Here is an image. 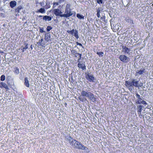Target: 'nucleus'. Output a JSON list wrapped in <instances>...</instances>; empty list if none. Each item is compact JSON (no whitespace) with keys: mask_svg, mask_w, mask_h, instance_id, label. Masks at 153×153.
Listing matches in <instances>:
<instances>
[{"mask_svg":"<svg viewBox=\"0 0 153 153\" xmlns=\"http://www.w3.org/2000/svg\"><path fill=\"white\" fill-rule=\"evenodd\" d=\"M72 5L69 3H67L65 8V10H72Z\"/></svg>","mask_w":153,"mask_h":153,"instance_id":"13","label":"nucleus"},{"mask_svg":"<svg viewBox=\"0 0 153 153\" xmlns=\"http://www.w3.org/2000/svg\"><path fill=\"white\" fill-rule=\"evenodd\" d=\"M40 4L41 6L43 7H45V8L46 9H48L50 7V6L49 5H47L46 6H45V2L44 1L40 2Z\"/></svg>","mask_w":153,"mask_h":153,"instance_id":"19","label":"nucleus"},{"mask_svg":"<svg viewBox=\"0 0 153 153\" xmlns=\"http://www.w3.org/2000/svg\"><path fill=\"white\" fill-rule=\"evenodd\" d=\"M52 29V28L51 26H48L46 28L47 31H50Z\"/></svg>","mask_w":153,"mask_h":153,"instance_id":"35","label":"nucleus"},{"mask_svg":"<svg viewBox=\"0 0 153 153\" xmlns=\"http://www.w3.org/2000/svg\"><path fill=\"white\" fill-rule=\"evenodd\" d=\"M54 21H57V20H56V19H55V20H54Z\"/></svg>","mask_w":153,"mask_h":153,"instance_id":"44","label":"nucleus"},{"mask_svg":"<svg viewBox=\"0 0 153 153\" xmlns=\"http://www.w3.org/2000/svg\"><path fill=\"white\" fill-rule=\"evenodd\" d=\"M146 72V70L145 68L140 69V70H137L136 71L135 76H137L139 75H142L143 73Z\"/></svg>","mask_w":153,"mask_h":153,"instance_id":"10","label":"nucleus"},{"mask_svg":"<svg viewBox=\"0 0 153 153\" xmlns=\"http://www.w3.org/2000/svg\"><path fill=\"white\" fill-rule=\"evenodd\" d=\"M76 44L77 45H79L80 46H82V48H83V47H82V45L80 43H79V42H76Z\"/></svg>","mask_w":153,"mask_h":153,"instance_id":"40","label":"nucleus"},{"mask_svg":"<svg viewBox=\"0 0 153 153\" xmlns=\"http://www.w3.org/2000/svg\"><path fill=\"white\" fill-rule=\"evenodd\" d=\"M76 17L80 19H84V16L82 15L79 13H77L76 14Z\"/></svg>","mask_w":153,"mask_h":153,"instance_id":"24","label":"nucleus"},{"mask_svg":"<svg viewBox=\"0 0 153 153\" xmlns=\"http://www.w3.org/2000/svg\"><path fill=\"white\" fill-rule=\"evenodd\" d=\"M86 78L87 79L89 82H94V77L93 75H90L89 73H88L86 75Z\"/></svg>","mask_w":153,"mask_h":153,"instance_id":"9","label":"nucleus"},{"mask_svg":"<svg viewBox=\"0 0 153 153\" xmlns=\"http://www.w3.org/2000/svg\"><path fill=\"white\" fill-rule=\"evenodd\" d=\"M65 1V0H58L57 1V2L59 4H61L62 3H63Z\"/></svg>","mask_w":153,"mask_h":153,"instance_id":"34","label":"nucleus"},{"mask_svg":"<svg viewBox=\"0 0 153 153\" xmlns=\"http://www.w3.org/2000/svg\"><path fill=\"white\" fill-rule=\"evenodd\" d=\"M53 12L56 16H59L61 17H63V16H62L63 15V13L58 8L54 9Z\"/></svg>","mask_w":153,"mask_h":153,"instance_id":"6","label":"nucleus"},{"mask_svg":"<svg viewBox=\"0 0 153 153\" xmlns=\"http://www.w3.org/2000/svg\"><path fill=\"white\" fill-rule=\"evenodd\" d=\"M131 81L132 82L133 86H134L136 87H138L140 86H141L139 84V81H137V79H132Z\"/></svg>","mask_w":153,"mask_h":153,"instance_id":"8","label":"nucleus"},{"mask_svg":"<svg viewBox=\"0 0 153 153\" xmlns=\"http://www.w3.org/2000/svg\"><path fill=\"white\" fill-rule=\"evenodd\" d=\"M5 77L4 75H2L0 77L1 80L2 81H4L5 80Z\"/></svg>","mask_w":153,"mask_h":153,"instance_id":"31","label":"nucleus"},{"mask_svg":"<svg viewBox=\"0 0 153 153\" xmlns=\"http://www.w3.org/2000/svg\"><path fill=\"white\" fill-rule=\"evenodd\" d=\"M119 58L122 62L127 63L129 61L130 59L124 55H120Z\"/></svg>","mask_w":153,"mask_h":153,"instance_id":"5","label":"nucleus"},{"mask_svg":"<svg viewBox=\"0 0 153 153\" xmlns=\"http://www.w3.org/2000/svg\"><path fill=\"white\" fill-rule=\"evenodd\" d=\"M36 12L37 13H45L46 12L45 9L44 8H41L39 9Z\"/></svg>","mask_w":153,"mask_h":153,"instance_id":"21","label":"nucleus"},{"mask_svg":"<svg viewBox=\"0 0 153 153\" xmlns=\"http://www.w3.org/2000/svg\"><path fill=\"white\" fill-rule=\"evenodd\" d=\"M46 5H47V2H46Z\"/></svg>","mask_w":153,"mask_h":153,"instance_id":"45","label":"nucleus"},{"mask_svg":"<svg viewBox=\"0 0 153 153\" xmlns=\"http://www.w3.org/2000/svg\"><path fill=\"white\" fill-rule=\"evenodd\" d=\"M0 88H4L7 90L9 89L8 86L7 85L3 82H0Z\"/></svg>","mask_w":153,"mask_h":153,"instance_id":"12","label":"nucleus"},{"mask_svg":"<svg viewBox=\"0 0 153 153\" xmlns=\"http://www.w3.org/2000/svg\"><path fill=\"white\" fill-rule=\"evenodd\" d=\"M14 71L15 74H18L19 73V69L18 68H15L14 69Z\"/></svg>","mask_w":153,"mask_h":153,"instance_id":"27","label":"nucleus"},{"mask_svg":"<svg viewBox=\"0 0 153 153\" xmlns=\"http://www.w3.org/2000/svg\"><path fill=\"white\" fill-rule=\"evenodd\" d=\"M138 109L137 111L138 114L140 116L141 114V112L142 111V106L141 105H139L137 106Z\"/></svg>","mask_w":153,"mask_h":153,"instance_id":"20","label":"nucleus"},{"mask_svg":"<svg viewBox=\"0 0 153 153\" xmlns=\"http://www.w3.org/2000/svg\"><path fill=\"white\" fill-rule=\"evenodd\" d=\"M88 97L93 102L96 101V98L94 97V95L91 92L90 93Z\"/></svg>","mask_w":153,"mask_h":153,"instance_id":"14","label":"nucleus"},{"mask_svg":"<svg viewBox=\"0 0 153 153\" xmlns=\"http://www.w3.org/2000/svg\"><path fill=\"white\" fill-rule=\"evenodd\" d=\"M22 7L21 6H18L15 10V11L18 13H20V11L22 9Z\"/></svg>","mask_w":153,"mask_h":153,"instance_id":"26","label":"nucleus"},{"mask_svg":"<svg viewBox=\"0 0 153 153\" xmlns=\"http://www.w3.org/2000/svg\"><path fill=\"white\" fill-rule=\"evenodd\" d=\"M73 35L77 39L79 38V36L78 34V31L76 30H75V31L74 32Z\"/></svg>","mask_w":153,"mask_h":153,"instance_id":"22","label":"nucleus"},{"mask_svg":"<svg viewBox=\"0 0 153 153\" xmlns=\"http://www.w3.org/2000/svg\"><path fill=\"white\" fill-rule=\"evenodd\" d=\"M25 84L26 87H29V81L27 78H25Z\"/></svg>","mask_w":153,"mask_h":153,"instance_id":"25","label":"nucleus"},{"mask_svg":"<svg viewBox=\"0 0 153 153\" xmlns=\"http://www.w3.org/2000/svg\"><path fill=\"white\" fill-rule=\"evenodd\" d=\"M75 30L73 29L71 30H68L67 31V32L69 34H71L72 35L73 34V33L74 31H75Z\"/></svg>","mask_w":153,"mask_h":153,"instance_id":"29","label":"nucleus"},{"mask_svg":"<svg viewBox=\"0 0 153 153\" xmlns=\"http://www.w3.org/2000/svg\"><path fill=\"white\" fill-rule=\"evenodd\" d=\"M42 17V16L41 15H40L39 16V18Z\"/></svg>","mask_w":153,"mask_h":153,"instance_id":"42","label":"nucleus"},{"mask_svg":"<svg viewBox=\"0 0 153 153\" xmlns=\"http://www.w3.org/2000/svg\"><path fill=\"white\" fill-rule=\"evenodd\" d=\"M152 6H153V4H152Z\"/></svg>","mask_w":153,"mask_h":153,"instance_id":"48","label":"nucleus"},{"mask_svg":"<svg viewBox=\"0 0 153 153\" xmlns=\"http://www.w3.org/2000/svg\"><path fill=\"white\" fill-rule=\"evenodd\" d=\"M25 47H24L23 48V49H22V52H24V49H27L28 48V44H25Z\"/></svg>","mask_w":153,"mask_h":153,"instance_id":"33","label":"nucleus"},{"mask_svg":"<svg viewBox=\"0 0 153 153\" xmlns=\"http://www.w3.org/2000/svg\"><path fill=\"white\" fill-rule=\"evenodd\" d=\"M64 7V5H62V8H63V7Z\"/></svg>","mask_w":153,"mask_h":153,"instance_id":"43","label":"nucleus"},{"mask_svg":"<svg viewBox=\"0 0 153 153\" xmlns=\"http://www.w3.org/2000/svg\"><path fill=\"white\" fill-rule=\"evenodd\" d=\"M123 51L124 53H126L128 55L130 54V50L129 48H127L126 46H123L122 47Z\"/></svg>","mask_w":153,"mask_h":153,"instance_id":"11","label":"nucleus"},{"mask_svg":"<svg viewBox=\"0 0 153 153\" xmlns=\"http://www.w3.org/2000/svg\"><path fill=\"white\" fill-rule=\"evenodd\" d=\"M97 54L99 55V56L100 57V56H102L104 54L103 53V52H97Z\"/></svg>","mask_w":153,"mask_h":153,"instance_id":"30","label":"nucleus"},{"mask_svg":"<svg viewBox=\"0 0 153 153\" xmlns=\"http://www.w3.org/2000/svg\"><path fill=\"white\" fill-rule=\"evenodd\" d=\"M17 4V2L14 0L10 2V6L11 8L15 7Z\"/></svg>","mask_w":153,"mask_h":153,"instance_id":"18","label":"nucleus"},{"mask_svg":"<svg viewBox=\"0 0 153 153\" xmlns=\"http://www.w3.org/2000/svg\"><path fill=\"white\" fill-rule=\"evenodd\" d=\"M76 12L72 10L66 11L65 10L64 13L63 14L62 16H63V17L66 18L67 19L68 18L73 15H75Z\"/></svg>","mask_w":153,"mask_h":153,"instance_id":"4","label":"nucleus"},{"mask_svg":"<svg viewBox=\"0 0 153 153\" xmlns=\"http://www.w3.org/2000/svg\"><path fill=\"white\" fill-rule=\"evenodd\" d=\"M105 17L104 16H102V17H101V19L103 21H105Z\"/></svg>","mask_w":153,"mask_h":153,"instance_id":"37","label":"nucleus"},{"mask_svg":"<svg viewBox=\"0 0 153 153\" xmlns=\"http://www.w3.org/2000/svg\"><path fill=\"white\" fill-rule=\"evenodd\" d=\"M82 54L80 53H76L75 56V57H77L79 56V58L77 61L79 62L77 64V66L79 69H81L82 70H85L86 69V66L85 65V62H79L80 60L81 59Z\"/></svg>","mask_w":153,"mask_h":153,"instance_id":"2","label":"nucleus"},{"mask_svg":"<svg viewBox=\"0 0 153 153\" xmlns=\"http://www.w3.org/2000/svg\"><path fill=\"white\" fill-rule=\"evenodd\" d=\"M97 1L98 4H102V0H97Z\"/></svg>","mask_w":153,"mask_h":153,"instance_id":"39","label":"nucleus"},{"mask_svg":"<svg viewBox=\"0 0 153 153\" xmlns=\"http://www.w3.org/2000/svg\"><path fill=\"white\" fill-rule=\"evenodd\" d=\"M78 58H79V56H78Z\"/></svg>","mask_w":153,"mask_h":153,"instance_id":"47","label":"nucleus"},{"mask_svg":"<svg viewBox=\"0 0 153 153\" xmlns=\"http://www.w3.org/2000/svg\"><path fill=\"white\" fill-rule=\"evenodd\" d=\"M71 146L73 148L75 149L85 151H88V148L76 140H74V141H72Z\"/></svg>","mask_w":153,"mask_h":153,"instance_id":"1","label":"nucleus"},{"mask_svg":"<svg viewBox=\"0 0 153 153\" xmlns=\"http://www.w3.org/2000/svg\"><path fill=\"white\" fill-rule=\"evenodd\" d=\"M126 86L128 88L129 90L131 91L133 89V85L132 82L131 81H126L125 84Z\"/></svg>","mask_w":153,"mask_h":153,"instance_id":"7","label":"nucleus"},{"mask_svg":"<svg viewBox=\"0 0 153 153\" xmlns=\"http://www.w3.org/2000/svg\"><path fill=\"white\" fill-rule=\"evenodd\" d=\"M101 11V9L100 8H98L97 10V16L98 18H100V13Z\"/></svg>","mask_w":153,"mask_h":153,"instance_id":"28","label":"nucleus"},{"mask_svg":"<svg viewBox=\"0 0 153 153\" xmlns=\"http://www.w3.org/2000/svg\"><path fill=\"white\" fill-rule=\"evenodd\" d=\"M45 39L48 42L51 41V35L49 33H45Z\"/></svg>","mask_w":153,"mask_h":153,"instance_id":"16","label":"nucleus"},{"mask_svg":"<svg viewBox=\"0 0 153 153\" xmlns=\"http://www.w3.org/2000/svg\"><path fill=\"white\" fill-rule=\"evenodd\" d=\"M44 30V28L43 27L40 28L39 29V32L41 33H43V32H44V31L43 30Z\"/></svg>","mask_w":153,"mask_h":153,"instance_id":"38","label":"nucleus"},{"mask_svg":"<svg viewBox=\"0 0 153 153\" xmlns=\"http://www.w3.org/2000/svg\"><path fill=\"white\" fill-rule=\"evenodd\" d=\"M53 8L56 7L57 6L59 5L57 2H53Z\"/></svg>","mask_w":153,"mask_h":153,"instance_id":"32","label":"nucleus"},{"mask_svg":"<svg viewBox=\"0 0 153 153\" xmlns=\"http://www.w3.org/2000/svg\"><path fill=\"white\" fill-rule=\"evenodd\" d=\"M52 17L50 16H45L43 17V19L45 21H50L52 19Z\"/></svg>","mask_w":153,"mask_h":153,"instance_id":"17","label":"nucleus"},{"mask_svg":"<svg viewBox=\"0 0 153 153\" xmlns=\"http://www.w3.org/2000/svg\"><path fill=\"white\" fill-rule=\"evenodd\" d=\"M136 96L137 98L136 103L137 104H142L145 106L147 105V103L145 101L143 100V98L142 96H140L138 94H136Z\"/></svg>","mask_w":153,"mask_h":153,"instance_id":"3","label":"nucleus"},{"mask_svg":"<svg viewBox=\"0 0 153 153\" xmlns=\"http://www.w3.org/2000/svg\"><path fill=\"white\" fill-rule=\"evenodd\" d=\"M30 48H31V50H32L33 49V47L32 45H31L30 46Z\"/></svg>","mask_w":153,"mask_h":153,"instance_id":"41","label":"nucleus"},{"mask_svg":"<svg viewBox=\"0 0 153 153\" xmlns=\"http://www.w3.org/2000/svg\"><path fill=\"white\" fill-rule=\"evenodd\" d=\"M89 152V151H88L87 152H88H88Z\"/></svg>","mask_w":153,"mask_h":153,"instance_id":"46","label":"nucleus"},{"mask_svg":"<svg viewBox=\"0 0 153 153\" xmlns=\"http://www.w3.org/2000/svg\"><path fill=\"white\" fill-rule=\"evenodd\" d=\"M66 139L68 141H69V143H70V145L71 146L72 142L73 141H74L73 139L71 138L70 136H68L66 137Z\"/></svg>","mask_w":153,"mask_h":153,"instance_id":"23","label":"nucleus"},{"mask_svg":"<svg viewBox=\"0 0 153 153\" xmlns=\"http://www.w3.org/2000/svg\"><path fill=\"white\" fill-rule=\"evenodd\" d=\"M90 92L88 91H82L81 92V95L83 97H88L89 96Z\"/></svg>","mask_w":153,"mask_h":153,"instance_id":"15","label":"nucleus"},{"mask_svg":"<svg viewBox=\"0 0 153 153\" xmlns=\"http://www.w3.org/2000/svg\"><path fill=\"white\" fill-rule=\"evenodd\" d=\"M43 40V39H41L40 40H39L40 45L42 46L44 45V44L42 42Z\"/></svg>","mask_w":153,"mask_h":153,"instance_id":"36","label":"nucleus"}]
</instances>
